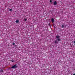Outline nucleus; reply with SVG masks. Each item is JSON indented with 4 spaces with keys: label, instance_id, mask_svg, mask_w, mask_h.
<instances>
[{
    "label": "nucleus",
    "instance_id": "obj_1",
    "mask_svg": "<svg viewBox=\"0 0 75 75\" xmlns=\"http://www.w3.org/2000/svg\"><path fill=\"white\" fill-rule=\"evenodd\" d=\"M60 37H61L60 36H56V38L57 39V41H61V39H60V38H60Z\"/></svg>",
    "mask_w": 75,
    "mask_h": 75
},
{
    "label": "nucleus",
    "instance_id": "obj_2",
    "mask_svg": "<svg viewBox=\"0 0 75 75\" xmlns=\"http://www.w3.org/2000/svg\"><path fill=\"white\" fill-rule=\"evenodd\" d=\"M17 66L15 64L13 66L11 67V68H12V69L13 68H17Z\"/></svg>",
    "mask_w": 75,
    "mask_h": 75
},
{
    "label": "nucleus",
    "instance_id": "obj_3",
    "mask_svg": "<svg viewBox=\"0 0 75 75\" xmlns=\"http://www.w3.org/2000/svg\"><path fill=\"white\" fill-rule=\"evenodd\" d=\"M57 4V1H55L54 3V5H55Z\"/></svg>",
    "mask_w": 75,
    "mask_h": 75
},
{
    "label": "nucleus",
    "instance_id": "obj_4",
    "mask_svg": "<svg viewBox=\"0 0 75 75\" xmlns=\"http://www.w3.org/2000/svg\"><path fill=\"white\" fill-rule=\"evenodd\" d=\"M51 21L53 23H54V18H52L51 19Z\"/></svg>",
    "mask_w": 75,
    "mask_h": 75
},
{
    "label": "nucleus",
    "instance_id": "obj_5",
    "mask_svg": "<svg viewBox=\"0 0 75 75\" xmlns=\"http://www.w3.org/2000/svg\"><path fill=\"white\" fill-rule=\"evenodd\" d=\"M54 42L55 44H58V42L57 40H55Z\"/></svg>",
    "mask_w": 75,
    "mask_h": 75
},
{
    "label": "nucleus",
    "instance_id": "obj_6",
    "mask_svg": "<svg viewBox=\"0 0 75 75\" xmlns=\"http://www.w3.org/2000/svg\"><path fill=\"white\" fill-rule=\"evenodd\" d=\"M62 28H64V25H62Z\"/></svg>",
    "mask_w": 75,
    "mask_h": 75
},
{
    "label": "nucleus",
    "instance_id": "obj_7",
    "mask_svg": "<svg viewBox=\"0 0 75 75\" xmlns=\"http://www.w3.org/2000/svg\"><path fill=\"white\" fill-rule=\"evenodd\" d=\"M16 22L17 23H18V22H19V21H18V20H17L16 21Z\"/></svg>",
    "mask_w": 75,
    "mask_h": 75
},
{
    "label": "nucleus",
    "instance_id": "obj_8",
    "mask_svg": "<svg viewBox=\"0 0 75 75\" xmlns=\"http://www.w3.org/2000/svg\"><path fill=\"white\" fill-rule=\"evenodd\" d=\"M1 72H3V70L2 69L1 70Z\"/></svg>",
    "mask_w": 75,
    "mask_h": 75
},
{
    "label": "nucleus",
    "instance_id": "obj_9",
    "mask_svg": "<svg viewBox=\"0 0 75 75\" xmlns=\"http://www.w3.org/2000/svg\"><path fill=\"white\" fill-rule=\"evenodd\" d=\"M25 21H27V18H25L24 20Z\"/></svg>",
    "mask_w": 75,
    "mask_h": 75
},
{
    "label": "nucleus",
    "instance_id": "obj_10",
    "mask_svg": "<svg viewBox=\"0 0 75 75\" xmlns=\"http://www.w3.org/2000/svg\"><path fill=\"white\" fill-rule=\"evenodd\" d=\"M13 45H15V43H13Z\"/></svg>",
    "mask_w": 75,
    "mask_h": 75
},
{
    "label": "nucleus",
    "instance_id": "obj_11",
    "mask_svg": "<svg viewBox=\"0 0 75 75\" xmlns=\"http://www.w3.org/2000/svg\"><path fill=\"white\" fill-rule=\"evenodd\" d=\"M50 3H52V0H50Z\"/></svg>",
    "mask_w": 75,
    "mask_h": 75
},
{
    "label": "nucleus",
    "instance_id": "obj_12",
    "mask_svg": "<svg viewBox=\"0 0 75 75\" xmlns=\"http://www.w3.org/2000/svg\"><path fill=\"white\" fill-rule=\"evenodd\" d=\"M9 10H10V11H12V9H9Z\"/></svg>",
    "mask_w": 75,
    "mask_h": 75
},
{
    "label": "nucleus",
    "instance_id": "obj_13",
    "mask_svg": "<svg viewBox=\"0 0 75 75\" xmlns=\"http://www.w3.org/2000/svg\"><path fill=\"white\" fill-rule=\"evenodd\" d=\"M73 75H75V74H74Z\"/></svg>",
    "mask_w": 75,
    "mask_h": 75
},
{
    "label": "nucleus",
    "instance_id": "obj_14",
    "mask_svg": "<svg viewBox=\"0 0 75 75\" xmlns=\"http://www.w3.org/2000/svg\"><path fill=\"white\" fill-rule=\"evenodd\" d=\"M13 61H12V62H13Z\"/></svg>",
    "mask_w": 75,
    "mask_h": 75
}]
</instances>
